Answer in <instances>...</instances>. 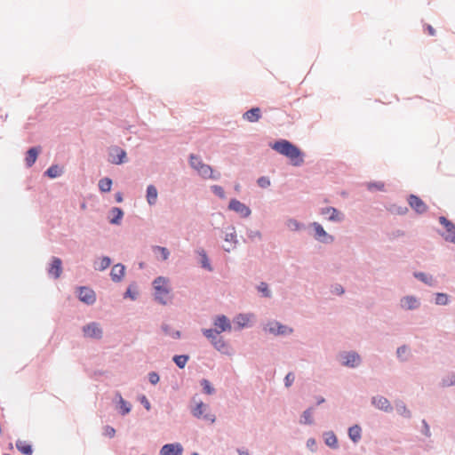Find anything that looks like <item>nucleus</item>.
Listing matches in <instances>:
<instances>
[{"label":"nucleus","mask_w":455,"mask_h":455,"mask_svg":"<svg viewBox=\"0 0 455 455\" xmlns=\"http://www.w3.org/2000/svg\"><path fill=\"white\" fill-rule=\"evenodd\" d=\"M163 329H164V331H165V333H167V334H168V327H167V326H164V327H163Z\"/></svg>","instance_id":"69168bd1"},{"label":"nucleus","mask_w":455,"mask_h":455,"mask_svg":"<svg viewBox=\"0 0 455 455\" xmlns=\"http://www.w3.org/2000/svg\"><path fill=\"white\" fill-rule=\"evenodd\" d=\"M112 187V180L109 178H104L99 181V188L101 192H109Z\"/></svg>","instance_id":"393cba45"},{"label":"nucleus","mask_w":455,"mask_h":455,"mask_svg":"<svg viewBox=\"0 0 455 455\" xmlns=\"http://www.w3.org/2000/svg\"><path fill=\"white\" fill-rule=\"evenodd\" d=\"M192 413L195 417L200 419H204L212 423L215 421V416L209 412V407L207 404L200 402L196 404V406L192 410Z\"/></svg>","instance_id":"20e7f679"},{"label":"nucleus","mask_w":455,"mask_h":455,"mask_svg":"<svg viewBox=\"0 0 455 455\" xmlns=\"http://www.w3.org/2000/svg\"><path fill=\"white\" fill-rule=\"evenodd\" d=\"M243 119L248 122L254 123L258 122L261 117V111L259 108H252L250 110L246 111L243 116Z\"/></svg>","instance_id":"dca6fc26"},{"label":"nucleus","mask_w":455,"mask_h":455,"mask_svg":"<svg viewBox=\"0 0 455 455\" xmlns=\"http://www.w3.org/2000/svg\"><path fill=\"white\" fill-rule=\"evenodd\" d=\"M156 250L159 251L161 252L163 259H167L169 258L170 252L165 247H156Z\"/></svg>","instance_id":"a18cd8bd"},{"label":"nucleus","mask_w":455,"mask_h":455,"mask_svg":"<svg viewBox=\"0 0 455 455\" xmlns=\"http://www.w3.org/2000/svg\"><path fill=\"white\" fill-rule=\"evenodd\" d=\"M116 202H118V203H121V202L123 201V196H122V194H121V193H117V194L116 195Z\"/></svg>","instance_id":"6e6d98bb"},{"label":"nucleus","mask_w":455,"mask_h":455,"mask_svg":"<svg viewBox=\"0 0 455 455\" xmlns=\"http://www.w3.org/2000/svg\"><path fill=\"white\" fill-rule=\"evenodd\" d=\"M259 291H261L266 297L270 296V292L268 291L267 284L266 283H261L259 285Z\"/></svg>","instance_id":"c03bdc74"},{"label":"nucleus","mask_w":455,"mask_h":455,"mask_svg":"<svg viewBox=\"0 0 455 455\" xmlns=\"http://www.w3.org/2000/svg\"><path fill=\"white\" fill-rule=\"evenodd\" d=\"M61 172H62V170L60 166L52 165L50 168H48V170L46 171L45 173L49 178L54 179V178L59 177L61 174Z\"/></svg>","instance_id":"cd10ccee"},{"label":"nucleus","mask_w":455,"mask_h":455,"mask_svg":"<svg viewBox=\"0 0 455 455\" xmlns=\"http://www.w3.org/2000/svg\"><path fill=\"white\" fill-rule=\"evenodd\" d=\"M104 435L109 437V438H112L115 436V434H116V430L114 427H110V426H106L104 427V432H103Z\"/></svg>","instance_id":"79ce46f5"},{"label":"nucleus","mask_w":455,"mask_h":455,"mask_svg":"<svg viewBox=\"0 0 455 455\" xmlns=\"http://www.w3.org/2000/svg\"><path fill=\"white\" fill-rule=\"evenodd\" d=\"M321 214L327 215L328 220L331 221H341L343 220L342 213L333 207L323 208L321 210Z\"/></svg>","instance_id":"2eb2a0df"},{"label":"nucleus","mask_w":455,"mask_h":455,"mask_svg":"<svg viewBox=\"0 0 455 455\" xmlns=\"http://www.w3.org/2000/svg\"><path fill=\"white\" fill-rule=\"evenodd\" d=\"M153 288L154 297L156 301L166 305L172 300V287L168 278L164 276L156 278L153 282Z\"/></svg>","instance_id":"f03ea898"},{"label":"nucleus","mask_w":455,"mask_h":455,"mask_svg":"<svg viewBox=\"0 0 455 455\" xmlns=\"http://www.w3.org/2000/svg\"><path fill=\"white\" fill-rule=\"evenodd\" d=\"M188 355H175L173 357V361L175 362L177 366L181 368V369L185 367V365L188 363Z\"/></svg>","instance_id":"c756f323"},{"label":"nucleus","mask_w":455,"mask_h":455,"mask_svg":"<svg viewBox=\"0 0 455 455\" xmlns=\"http://www.w3.org/2000/svg\"><path fill=\"white\" fill-rule=\"evenodd\" d=\"M114 151L116 153V157L113 158L112 163L115 164H120L124 163L126 157L125 151L118 148H115Z\"/></svg>","instance_id":"a878e982"},{"label":"nucleus","mask_w":455,"mask_h":455,"mask_svg":"<svg viewBox=\"0 0 455 455\" xmlns=\"http://www.w3.org/2000/svg\"><path fill=\"white\" fill-rule=\"evenodd\" d=\"M312 413H313L312 412V409H308V410L304 411L302 418L304 419L303 422L305 424H311L313 422V420H312Z\"/></svg>","instance_id":"4c0bfd02"},{"label":"nucleus","mask_w":455,"mask_h":455,"mask_svg":"<svg viewBox=\"0 0 455 455\" xmlns=\"http://www.w3.org/2000/svg\"><path fill=\"white\" fill-rule=\"evenodd\" d=\"M48 273L51 276L57 279L62 273V262L59 258H53L51 266L48 269Z\"/></svg>","instance_id":"4468645a"},{"label":"nucleus","mask_w":455,"mask_h":455,"mask_svg":"<svg viewBox=\"0 0 455 455\" xmlns=\"http://www.w3.org/2000/svg\"><path fill=\"white\" fill-rule=\"evenodd\" d=\"M401 411H406V407L403 406V408H401Z\"/></svg>","instance_id":"774afa93"},{"label":"nucleus","mask_w":455,"mask_h":455,"mask_svg":"<svg viewBox=\"0 0 455 455\" xmlns=\"http://www.w3.org/2000/svg\"><path fill=\"white\" fill-rule=\"evenodd\" d=\"M415 276L425 283H428V277L424 273L415 274Z\"/></svg>","instance_id":"09e8293b"},{"label":"nucleus","mask_w":455,"mask_h":455,"mask_svg":"<svg viewBox=\"0 0 455 455\" xmlns=\"http://www.w3.org/2000/svg\"><path fill=\"white\" fill-rule=\"evenodd\" d=\"M213 323L217 334L231 330L230 322L225 315L217 316Z\"/></svg>","instance_id":"9d476101"},{"label":"nucleus","mask_w":455,"mask_h":455,"mask_svg":"<svg viewBox=\"0 0 455 455\" xmlns=\"http://www.w3.org/2000/svg\"><path fill=\"white\" fill-rule=\"evenodd\" d=\"M124 297H125V298H126V297H129V298H131L132 299H135V298H136V294H135L134 292H132V291L131 287H129V288L127 289L126 292H125Z\"/></svg>","instance_id":"603ef678"},{"label":"nucleus","mask_w":455,"mask_h":455,"mask_svg":"<svg viewBox=\"0 0 455 455\" xmlns=\"http://www.w3.org/2000/svg\"><path fill=\"white\" fill-rule=\"evenodd\" d=\"M239 455H249V452L248 451H239Z\"/></svg>","instance_id":"bf43d9fd"},{"label":"nucleus","mask_w":455,"mask_h":455,"mask_svg":"<svg viewBox=\"0 0 455 455\" xmlns=\"http://www.w3.org/2000/svg\"><path fill=\"white\" fill-rule=\"evenodd\" d=\"M372 403L379 409L385 411H390L391 406L389 401L383 396H376L372 398Z\"/></svg>","instance_id":"a211bd4d"},{"label":"nucleus","mask_w":455,"mask_h":455,"mask_svg":"<svg viewBox=\"0 0 455 455\" xmlns=\"http://www.w3.org/2000/svg\"><path fill=\"white\" fill-rule=\"evenodd\" d=\"M37 156V150L36 148H30V163L35 162Z\"/></svg>","instance_id":"8fccbe9b"},{"label":"nucleus","mask_w":455,"mask_h":455,"mask_svg":"<svg viewBox=\"0 0 455 455\" xmlns=\"http://www.w3.org/2000/svg\"><path fill=\"white\" fill-rule=\"evenodd\" d=\"M268 331L275 335H286L292 332V329L283 325L278 322H272L268 323Z\"/></svg>","instance_id":"9b49d317"},{"label":"nucleus","mask_w":455,"mask_h":455,"mask_svg":"<svg viewBox=\"0 0 455 455\" xmlns=\"http://www.w3.org/2000/svg\"><path fill=\"white\" fill-rule=\"evenodd\" d=\"M450 384H451V385L455 384V376L453 377V379L451 381V383H450Z\"/></svg>","instance_id":"338daca9"},{"label":"nucleus","mask_w":455,"mask_h":455,"mask_svg":"<svg viewBox=\"0 0 455 455\" xmlns=\"http://www.w3.org/2000/svg\"><path fill=\"white\" fill-rule=\"evenodd\" d=\"M348 435L353 442H358L361 438V427L357 425L349 427Z\"/></svg>","instance_id":"5701e85b"},{"label":"nucleus","mask_w":455,"mask_h":455,"mask_svg":"<svg viewBox=\"0 0 455 455\" xmlns=\"http://www.w3.org/2000/svg\"><path fill=\"white\" fill-rule=\"evenodd\" d=\"M144 399H146V398L144 397ZM144 404H145V407H146L147 410L150 409V403H149V402L148 400H145Z\"/></svg>","instance_id":"4d7b16f0"},{"label":"nucleus","mask_w":455,"mask_h":455,"mask_svg":"<svg viewBox=\"0 0 455 455\" xmlns=\"http://www.w3.org/2000/svg\"><path fill=\"white\" fill-rule=\"evenodd\" d=\"M228 208L231 211L235 212L243 218H247L251 215V210L248 206H246L244 204L241 203L240 201L236 199H232L229 202Z\"/></svg>","instance_id":"423d86ee"},{"label":"nucleus","mask_w":455,"mask_h":455,"mask_svg":"<svg viewBox=\"0 0 455 455\" xmlns=\"http://www.w3.org/2000/svg\"><path fill=\"white\" fill-rule=\"evenodd\" d=\"M148 379H149V381L153 384V385H156V383H158L159 381V376L157 373L156 372H150L148 374Z\"/></svg>","instance_id":"49530a36"},{"label":"nucleus","mask_w":455,"mask_h":455,"mask_svg":"<svg viewBox=\"0 0 455 455\" xmlns=\"http://www.w3.org/2000/svg\"><path fill=\"white\" fill-rule=\"evenodd\" d=\"M337 292H338L339 294L343 293V290H342V288H340V289H337Z\"/></svg>","instance_id":"e2e57ef3"},{"label":"nucleus","mask_w":455,"mask_h":455,"mask_svg":"<svg viewBox=\"0 0 455 455\" xmlns=\"http://www.w3.org/2000/svg\"><path fill=\"white\" fill-rule=\"evenodd\" d=\"M376 187H377L379 189H382V188H383V187H384V185H383V184H379V185H378V186H376Z\"/></svg>","instance_id":"0e129e2a"},{"label":"nucleus","mask_w":455,"mask_h":455,"mask_svg":"<svg viewBox=\"0 0 455 455\" xmlns=\"http://www.w3.org/2000/svg\"><path fill=\"white\" fill-rule=\"evenodd\" d=\"M125 273V267L122 264L115 265L111 269V278L114 282H119L122 280Z\"/></svg>","instance_id":"f3484780"},{"label":"nucleus","mask_w":455,"mask_h":455,"mask_svg":"<svg viewBox=\"0 0 455 455\" xmlns=\"http://www.w3.org/2000/svg\"><path fill=\"white\" fill-rule=\"evenodd\" d=\"M294 379H295V377H294V375L292 373H291V372L288 373L286 375V377H285V379H284L285 380V386L286 387H290L293 383Z\"/></svg>","instance_id":"de8ad7c7"},{"label":"nucleus","mask_w":455,"mask_h":455,"mask_svg":"<svg viewBox=\"0 0 455 455\" xmlns=\"http://www.w3.org/2000/svg\"><path fill=\"white\" fill-rule=\"evenodd\" d=\"M172 336H173L174 338H180V331H175V332L173 333V335H172Z\"/></svg>","instance_id":"13d9d810"},{"label":"nucleus","mask_w":455,"mask_h":455,"mask_svg":"<svg viewBox=\"0 0 455 455\" xmlns=\"http://www.w3.org/2000/svg\"><path fill=\"white\" fill-rule=\"evenodd\" d=\"M111 264V260L108 257H103L100 259L99 267H97L99 270H104L108 268Z\"/></svg>","instance_id":"e433bc0d"},{"label":"nucleus","mask_w":455,"mask_h":455,"mask_svg":"<svg viewBox=\"0 0 455 455\" xmlns=\"http://www.w3.org/2000/svg\"><path fill=\"white\" fill-rule=\"evenodd\" d=\"M78 298L81 301L91 305L96 300L95 292L86 287H80L78 291Z\"/></svg>","instance_id":"1a4fd4ad"},{"label":"nucleus","mask_w":455,"mask_h":455,"mask_svg":"<svg viewBox=\"0 0 455 455\" xmlns=\"http://www.w3.org/2000/svg\"><path fill=\"white\" fill-rule=\"evenodd\" d=\"M158 196L157 189L154 185H149L147 188V201L148 204L154 205L156 203Z\"/></svg>","instance_id":"aec40b11"},{"label":"nucleus","mask_w":455,"mask_h":455,"mask_svg":"<svg viewBox=\"0 0 455 455\" xmlns=\"http://www.w3.org/2000/svg\"><path fill=\"white\" fill-rule=\"evenodd\" d=\"M258 185L260 188H266L270 186V180L267 177H260L257 180Z\"/></svg>","instance_id":"ea45409f"},{"label":"nucleus","mask_w":455,"mask_h":455,"mask_svg":"<svg viewBox=\"0 0 455 455\" xmlns=\"http://www.w3.org/2000/svg\"><path fill=\"white\" fill-rule=\"evenodd\" d=\"M307 444H308V445H309V444H310V445H313V444H315V441H314V440H308Z\"/></svg>","instance_id":"680f3d73"},{"label":"nucleus","mask_w":455,"mask_h":455,"mask_svg":"<svg viewBox=\"0 0 455 455\" xmlns=\"http://www.w3.org/2000/svg\"><path fill=\"white\" fill-rule=\"evenodd\" d=\"M287 227L291 230H299L300 228V224L295 220H289L287 221Z\"/></svg>","instance_id":"a19ab883"},{"label":"nucleus","mask_w":455,"mask_h":455,"mask_svg":"<svg viewBox=\"0 0 455 455\" xmlns=\"http://www.w3.org/2000/svg\"><path fill=\"white\" fill-rule=\"evenodd\" d=\"M200 255L202 256V266L205 268H208L210 269V263H209V260H208V258H207V255L205 253L204 251H202L200 252Z\"/></svg>","instance_id":"37998d69"},{"label":"nucleus","mask_w":455,"mask_h":455,"mask_svg":"<svg viewBox=\"0 0 455 455\" xmlns=\"http://www.w3.org/2000/svg\"><path fill=\"white\" fill-rule=\"evenodd\" d=\"M201 385L203 387L204 393H206L208 395H212L214 392V388L212 387L209 380L203 379L201 382Z\"/></svg>","instance_id":"c9c22d12"},{"label":"nucleus","mask_w":455,"mask_h":455,"mask_svg":"<svg viewBox=\"0 0 455 455\" xmlns=\"http://www.w3.org/2000/svg\"><path fill=\"white\" fill-rule=\"evenodd\" d=\"M24 162H25V165L26 167L28 168V149H27L25 152H24Z\"/></svg>","instance_id":"5fc2aeb1"},{"label":"nucleus","mask_w":455,"mask_h":455,"mask_svg":"<svg viewBox=\"0 0 455 455\" xmlns=\"http://www.w3.org/2000/svg\"><path fill=\"white\" fill-rule=\"evenodd\" d=\"M189 164L204 179L219 180L220 178V172H214L210 165L204 164L197 156L190 155Z\"/></svg>","instance_id":"7ed1b4c3"},{"label":"nucleus","mask_w":455,"mask_h":455,"mask_svg":"<svg viewBox=\"0 0 455 455\" xmlns=\"http://www.w3.org/2000/svg\"><path fill=\"white\" fill-rule=\"evenodd\" d=\"M251 320V316L249 315L240 314L235 318V323L240 327L243 328L248 324Z\"/></svg>","instance_id":"bb28decb"},{"label":"nucleus","mask_w":455,"mask_h":455,"mask_svg":"<svg viewBox=\"0 0 455 455\" xmlns=\"http://www.w3.org/2000/svg\"><path fill=\"white\" fill-rule=\"evenodd\" d=\"M84 335L90 339H100L103 331L100 324L98 323H90L83 328Z\"/></svg>","instance_id":"39448f33"},{"label":"nucleus","mask_w":455,"mask_h":455,"mask_svg":"<svg viewBox=\"0 0 455 455\" xmlns=\"http://www.w3.org/2000/svg\"><path fill=\"white\" fill-rule=\"evenodd\" d=\"M235 237H236V235H235V231L226 234L225 241L230 243L229 246L225 247V250L227 251H229L231 249L234 248V244L236 243Z\"/></svg>","instance_id":"c85d7f7f"},{"label":"nucleus","mask_w":455,"mask_h":455,"mask_svg":"<svg viewBox=\"0 0 455 455\" xmlns=\"http://www.w3.org/2000/svg\"><path fill=\"white\" fill-rule=\"evenodd\" d=\"M272 148L288 157L293 165H301L304 162L303 154L299 148L286 140H281L272 145Z\"/></svg>","instance_id":"f257e3e1"},{"label":"nucleus","mask_w":455,"mask_h":455,"mask_svg":"<svg viewBox=\"0 0 455 455\" xmlns=\"http://www.w3.org/2000/svg\"><path fill=\"white\" fill-rule=\"evenodd\" d=\"M425 30L427 31V33L429 36H435V30L434 29V28L431 25H427L425 27Z\"/></svg>","instance_id":"3c124183"},{"label":"nucleus","mask_w":455,"mask_h":455,"mask_svg":"<svg viewBox=\"0 0 455 455\" xmlns=\"http://www.w3.org/2000/svg\"><path fill=\"white\" fill-rule=\"evenodd\" d=\"M204 335L212 342V340H215L218 338V335L216 333V330L212 329H204L203 330Z\"/></svg>","instance_id":"f704fd0d"},{"label":"nucleus","mask_w":455,"mask_h":455,"mask_svg":"<svg viewBox=\"0 0 455 455\" xmlns=\"http://www.w3.org/2000/svg\"><path fill=\"white\" fill-rule=\"evenodd\" d=\"M111 213L113 215V218L110 220V223L112 224H119L120 220L123 218L124 212L123 211L118 207H114L111 210Z\"/></svg>","instance_id":"b1692460"},{"label":"nucleus","mask_w":455,"mask_h":455,"mask_svg":"<svg viewBox=\"0 0 455 455\" xmlns=\"http://www.w3.org/2000/svg\"><path fill=\"white\" fill-rule=\"evenodd\" d=\"M325 443L330 447H335L338 443L336 435L333 433L327 434Z\"/></svg>","instance_id":"473e14b6"},{"label":"nucleus","mask_w":455,"mask_h":455,"mask_svg":"<svg viewBox=\"0 0 455 455\" xmlns=\"http://www.w3.org/2000/svg\"><path fill=\"white\" fill-rule=\"evenodd\" d=\"M418 306L419 302L414 297H405L401 299V307L404 309H414Z\"/></svg>","instance_id":"412c9836"},{"label":"nucleus","mask_w":455,"mask_h":455,"mask_svg":"<svg viewBox=\"0 0 455 455\" xmlns=\"http://www.w3.org/2000/svg\"><path fill=\"white\" fill-rule=\"evenodd\" d=\"M439 222L445 228L446 235L444 236L446 241L455 243V226L445 217L442 216L439 218Z\"/></svg>","instance_id":"0eeeda50"},{"label":"nucleus","mask_w":455,"mask_h":455,"mask_svg":"<svg viewBox=\"0 0 455 455\" xmlns=\"http://www.w3.org/2000/svg\"><path fill=\"white\" fill-rule=\"evenodd\" d=\"M119 408H120L121 413L123 415L129 413L131 411V405L129 403H127L120 395H119Z\"/></svg>","instance_id":"2f4dec72"},{"label":"nucleus","mask_w":455,"mask_h":455,"mask_svg":"<svg viewBox=\"0 0 455 455\" xmlns=\"http://www.w3.org/2000/svg\"><path fill=\"white\" fill-rule=\"evenodd\" d=\"M406 353H407V348H406L405 347H399V348L397 349V355H398L399 357H401V358H402V357L403 356V355H405Z\"/></svg>","instance_id":"864d4df0"},{"label":"nucleus","mask_w":455,"mask_h":455,"mask_svg":"<svg viewBox=\"0 0 455 455\" xmlns=\"http://www.w3.org/2000/svg\"><path fill=\"white\" fill-rule=\"evenodd\" d=\"M182 446L180 443H168L164 444L161 451V455H181L182 454Z\"/></svg>","instance_id":"ddd939ff"},{"label":"nucleus","mask_w":455,"mask_h":455,"mask_svg":"<svg viewBox=\"0 0 455 455\" xmlns=\"http://www.w3.org/2000/svg\"><path fill=\"white\" fill-rule=\"evenodd\" d=\"M16 448L24 455H28V443L26 441L18 440L16 442Z\"/></svg>","instance_id":"7c9ffc66"},{"label":"nucleus","mask_w":455,"mask_h":455,"mask_svg":"<svg viewBox=\"0 0 455 455\" xmlns=\"http://www.w3.org/2000/svg\"><path fill=\"white\" fill-rule=\"evenodd\" d=\"M212 343L217 350L222 353H227L228 350V344L224 341V339L221 337H218L215 340H212Z\"/></svg>","instance_id":"4be33fe9"},{"label":"nucleus","mask_w":455,"mask_h":455,"mask_svg":"<svg viewBox=\"0 0 455 455\" xmlns=\"http://www.w3.org/2000/svg\"><path fill=\"white\" fill-rule=\"evenodd\" d=\"M408 204L418 213H424L427 211V204L417 196L411 195L408 198Z\"/></svg>","instance_id":"6e6552de"},{"label":"nucleus","mask_w":455,"mask_h":455,"mask_svg":"<svg viewBox=\"0 0 455 455\" xmlns=\"http://www.w3.org/2000/svg\"><path fill=\"white\" fill-rule=\"evenodd\" d=\"M323 402H324L323 398H319L318 401H317V403L320 404V403H322Z\"/></svg>","instance_id":"052dcab7"},{"label":"nucleus","mask_w":455,"mask_h":455,"mask_svg":"<svg viewBox=\"0 0 455 455\" xmlns=\"http://www.w3.org/2000/svg\"><path fill=\"white\" fill-rule=\"evenodd\" d=\"M449 302L448 295L445 293H437L435 297V303L437 305H446Z\"/></svg>","instance_id":"72a5a7b5"},{"label":"nucleus","mask_w":455,"mask_h":455,"mask_svg":"<svg viewBox=\"0 0 455 455\" xmlns=\"http://www.w3.org/2000/svg\"><path fill=\"white\" fill-rule=\"evenodd\" d=\"M312 226L315 229V238L317 240L323 243H329L333 241V237L331 235H329L319 223L314 222Z\"/></svg>","instance_id":"f8f14e48"},{"label":"nucleus","mask_w":455,"mask_h":455,"mask_svg":"<svg viewBox=\"0 0 455 455\" xmlns=\"http://www.w3.org/2000/svg\"><path fill=\"white\" fill-rule=\"evenodd\" d=\"M360 357L355 353H348L343 356V364L347 366L355 367L358 365Z\"/></svg>","instance_id":"6ab92c4d"},{"label":"nucleus","mask_w":455,"mask_h":455,"mask_svg":"<svg viewBox=\"0 0 455 455\" xmlns=\"http://www.w3.org/2000/svg\"><path fill=\"white\" fill-rule=\"evenodd\" d=\"M212 190L219 197H220V198H224L225 197L224 189L220 186L213 185L212 187Z\"/></svg>","instance_id":"58836bf2"}]
</instances>
